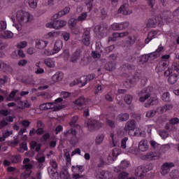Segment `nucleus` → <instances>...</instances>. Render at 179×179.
<instances>
[{"instance_id": "f257e3e1", "label": "nucleus", "mask_w": 179, "mask_h": 179, "mask_svg": "<svg viewBox=\"0 0 179 179\" xmlns=\"http://www.w3.org/2000/svg\"><path fill=\"white\" fill-rule=\"evenodd\" d=\"M141 52L138 50H129L125 57V59L127 62H135V61H136V58H138L141 64H146V62L149 61V58H152L153 59V55H152V53L143 55L142 56H139Z\"/></svg>"}, {"instance_id": "f03ea898", "label": "nucleus", "mask_w": 179, "mask_h": 179, "mask_svg": "<svg viewBox=\"0 0 179 179\" xmlns=\"http://www.w3.org/2000/svg\"><path fill=\"white\" fill-rule=\"evenodd\" d=\"M173 71L179 73V63L173 62L171 69L169 68V69L164 71V76H169L168 82L170 85H174L177 83V80H178V75Z\"/></svg>"}, {"instance_id": "7ed1b4c3", "label": "nucleus", "mask_w": 179, "mask_h": 179, "mask_svg": "<svg viewBox=\"0 0 179 179\" xmlns=\"http://www.w3.org/2000/svg\"><path fill=\"white\" fill-rule=\"evenodd\" d=\"M64 99L62 97H59L55 100V103H45L39 106V110L41 111H45L47 110H52V111H59L62 108H65V106L59 105L58 103H62Z\"/></svg>"}, {"instance_id": "20e7f679", "label": "nucleus", "mask_w": 179, "mask_h": 179, "mask_svg": "<svg viewBox=\"0 0 179 179\" xmlns=\"http://www.w3.org/2000/svg\"><path fill=\"white\" fill-rule=\"evenodd\" d=\"M76 135V130L73 128L67 129L63 133L64 138H65V139H69V142H70L71 145L73 146H76V144L79 143V138H78Z\"/></svg>"}, {"instance_id": "39448f33", "label": "nucleus", "mask_w": 179, "mask_h": 179, "mask_svg": "<svg viewBox=\"0 0 179 179\" xmlns=\"http://www.w3.org/2000/svg\"><path fill=\"white\" fill-rule=\"evenodd\" d=\"M16 18L19 23L24 24V23L30 22V20L33 19V16H31L27 11L19 10L17 12Z\"/></svg>"}, {"instance_id": "423d86ee", "label": "nucleus", "mask_w": 179, "mask_h": 179, "mask_svg": "<svg viewBox=\"0 0 179 179\" xmlns=\"http://www.w3.org/2000/svg\"><path fill=\"white\" fill-rule=\"evenodd\" d=\"M169 59H170V55H164L162 56V61H160L157 65L159 72H163V71L169 66V64H170Z\"/></svg>"}, {"instance_id": "0eeeda50", "label": "nucleus", "mask_w": 179, "mask_h": 179, "mask_svg": "<svg viewBox=\"0 0 179 179\" xmlns=\"http://www.w3.org/2000/svg\"><path fill=\"white\" fill-rule=\"evenodd\" d=\"M104 124L99 120H92L87 123L89 131H97L100 128H103Z\"/></svg>"}, {"instance_id": "6e6552de", "label": "nucleus", "mask_w": 179, "mask_h": 179, "mask_svg": "<svg viewBox=\"0 0 179 179\" xmlns=\"http://www.w3.org/2000/svg\"><path fill=\"white\" fill-rule=\"evenodd\" d=\"M65 26H66V22L61 20H55L46 24V27L50 29H62V27H64Z\"/></svg>"}, {"instance_id": "1a4fd4ad", "label": "nucleus", "mask_w": 179, "mask_h": 179, "mask_svg": "<svg viewBox=\"0 0 179 179\" xmlns=\"http://www.w3.org/2000/svg\"><path fill=\"white\" fill-rule=\"evenodd\" d=\"M136 129V121L134 120H130L125 123L124 131L128 132L129 135Z\"/></svg>"}, {"instance_id": "9d476101", "label": "nucleus", "mask_w": 179, "mask_h": 179, "mask_svg": "<svg viewBox=\"0 0 179 179\" xmlns=\"http://www.w3.org/2000/svg\"><path fill=\"white\" fill-rule=\"evenodd\" d=\"M21 97L18 96L15 98V101L17 102V107L18 108H21L22 110H24L26 108H30V103L27 101H21Z\"/></svg>"}, {"instance_id": "9b49d317", "label": "nucleus", "mask_w": 179, "mask_h": 179, "mask_svg": "<svg viewBox=\"0 0 179 179\" xmlns=\"http://www.w3.org/2000/svg\"><path fill=\"white\" fill-rule=\"evenodd\" d=\"M33 169V164H27L23 166V169L25 170L24 173L21 175V178L22 179H27L28 177H30L31 176V173L33 171L31 169Z\"/></svg>"}, {"instance_id": "f8f14e48", "label": "nucleus", "mask_w": 179, "mask_h": 179, "mask_svg": "<svg viewBox=\"0 0 179 179\" xmlns=\"http://www.w3.org/2000/svg\"><path fill=\"white\" fill-rule=\"evenodd\" d=\"M174 163L173 162L164 163L161 166V174H162V176H166V174H169V173H170V170H171L172 167H174Z\"/></svg>"}, {"instance_id": "ddd939ff", "label": "nucleus", "mask_w": 179, "mask_h": 179, "mask_svg": "<svg viewBox=\"0 0 179 179\" xmlns=\"http://www.w3.org/2000/svg\"><path fill=\"white\" fill-rule=\"evenodd\" d=\"M129 5L128 3H124L117 10V13H122V15H131L132 14V10H129Z\"/></svg>"}, {"instance_id": "4468645a", "label": "nucleus", "mask_w": 179, "mask_h": 179, "mask_svg": "<svg viewBox=\"0 0 179 179\" xmlns=\"http://www.w3.org/2000/svg\"><path fill=\"white\" fill-rule=\"evenodd\" d=\"M129 26V22H124L120 23H114L111 25V27L113 30H124Z\"/></svg>"}, {"instance_id": "2eb2a0df", "label": "nucleus", "mask_w": 179, "mask_h": 179, "mask_svg": "<svg viewBox=\"0 0 179 179\" xmlns=\"http://www.w3.org/2000/svg\"><path fill=\"white\" fill-rule=\"evenodd\" d=\"M90 31L85 30L83 34L82 41L85 45H90Z\"/></svg>"}, {"instance_id": "dca6fc26", "label": "nucleus", "mask_w": 179, "mask_h": 179, "mask_svg": "<svg viewBox=\"0 0 179 179\" xmlns=\"http://www.w3.org/2000/svg\"><path fill=\"white\" fill-rule=\"evenodd\" d=\"M82 55V50L77 49L71 55V61L73 64H76V62L80 59Z\"/></svg>"}, {"instance_id": "f3484780", "label": "nucleus", "mask_w": 179, "mask_h": 179, "mask_svg": "<svg viewBox=\"0 0 179 179\" xmlns=\"http://www.w3.org/2000/svg\"><path fill=\"white\" fill-rule=\"evenodd\" d=\"M69 12H71V8L65 7L64 10L59 11L57 14H55L52 17V20H55L56 19H58V17H62V16H64V15H67V13Z\"/></svg>"}, {"instance_id": "a211bd4d", "label": "nucleus", "mask_w": 179, "mask_h": 179, "mask_svg": "<svg viewBox=\"0 0 179 179\" xmlns=\"http://www.w3.org/2000/svg\"><path fill=\"white\" fill-rule=\"evenodd\" d=\"M148 89L150 88H145L138 93V96H142V94H145L144 96H141L139 99V101H141V103H144V101H146V100H148V99L150 96V93L148 92Z\"/></svg>"}, {"instance_id": "6ab92c4d", "label": "nucleus", "mask_w": 179, "mask_h": 179, "mask_svg": "<svg viewBox=\"0 0 179 179\" xmlns=\"http://www.w3.org/2000/svg\"><path fill=\"white\" fill-rule=\"evenodd\" d=\"M149 149V144L148 140H141L138 143V150L140 152H146Z\"/></svg>"}, {"instance_id": "aec40b11", "label": "nucleus", "mask_w": 179, "mask_h": 179, "mask_svg": "<svg viewBox=\"0 0 179 179\" xmlns=\"http://www.w3.org/2000/svg\"><path fill=\"white\" fill-rule=\"evenodd\" d=\"M145 159L148 160H159V159H160V153L150 152L145 155Z\"/></svg>"}, {"instance_id": "412c9836", "label": "nucleus", "mask_w": 179, "mask_h": 179, "mask_svg": "<svg viewBox=\"0 0 179 179\" xmlns=\"http://www.w3.org/2000/svg\"><path fill=\"white\" fill-rule=\"evenodd\" d=\"M159 103V98L157 96L155 97H151L150 99H148L145 103V107H150V106H156L157 104Z\"/></svg>"}, {"instance_id": "4be33fe9", "label": "nucleus", "mask_w": 179, "mask_h": 179, "mask_svg": "<svg viewBox=\"0 0 179 179\" xmlns=\"http://www.w3.org/2000/svg\"><path fill=\"white\" fill-rule=\"evenodd\" d=\"M156 36H157V31L153 30V31L148 32V36H147L146 39L145 40V43L149 44V43H150V41H152V40H153V38H156Z\"/></svg>"}, {"instance_id": "5701e85b", "label": "nucleus", "mask_w": 179, "mask_h": 179, "mask_svg": "<svg viewBox=\"0 0 179 179\" xmlns=\"http://www.w3.org/2000/svg\"><path fill=\"white\" fill-rule=\"evenodd\" d=\"M146 173V169H145V166H138L135 170V175L137 177H143Z\"/></svg>"}, {"instance_id": "b1692460", "label": "nucleus", "mask_w": 179, "mask_h": 179, "mask_svg": "<svg viewBox=\"0 0 179 179\" xmlns=\"http://www.w3.org/2000/svg\"><path fill=\"white\" fill-rule=\"evenodd\" d=\"M173 108V105L170 103H166L164 106H160L157 109L155 113H166V111H170Z\"/></svg>"}, {"instance_id": "393cba45", "label": "nucleus", "mask_w": 179, "mask_h": 179, "mask_svg": "<svg viewBox=\"0 0 179 179\" xmlns=\"http://www.w3.org/2000/svg\"><path fill=\"white\" fill-rule=\"evenodd\" d=\"M48 44V42L41 39H37L36 41V47L38 48V50H44V48L47 47Z\"/></svg>"}, {"instance_id": "a878e982", "label": "nucleus", "mask_w": 179, "mask_h": 179, "mask_svg": "<svg viewBox=\"0 0 179 179\" xmlns=\"http://www.w3.org/2000/svg\"><path fill=\"white\" fill-rule=\"evenodd\" d=\"M164 50V47H163V45L160 44L155 52H151V55H152L153 59L159 58V57L162 55V51H163Z\"/></svg>"}, {"instance_id": "bb28decb", "label": "nucleus", "mask_w": 179, "mask_h": 179, "mask_svg": "<svg viewBox=\"0 0 179 179\" xmlns=\"http://www.w3.org/2000/svg\"><path fill=\"white\" fill-rule=\"evenodd\" d=\"M96 3H97V0H86L85 5L87 6V10L92 12L93 6H96Z\"/></svg>"}, {"instance_id": "cd10ccee", "label": "nucleus", "mask_w": 179, "mask_h": 179, "mask_svg": "<svg viewBox=\"0 0 179 179\" xmlns=\"http://www.w3.org/2000/svg\"><path fill=\"white\" fill-rule=\"evenodd\" d=\"M62 79H64V73L61 71L56 72V73L52 76V80L53 82H59Z\"/></svg>"}, {"instance_id": "c85d7f7f", "label": "nucleus", "mask_w": 179, "mask_h": 179, "mask_svg": "<svg viewBox=\"0 0 179 179\" xmlns=\"http://www.w3.org/2000/svg\"><path fill=\"white\" fill-rule=\"evenodd\" d=\"M62 48V42L61 41H56L52 49V54H58Z\"/></svg>"}, {"instance_id": "c756f323", "label": "nucleus", "mask_w": 179, "mask_h": 179, "mask_svg": "<svg viewBox=\"0 0 179 179\" xmlns=\"http://www.w3.org/2000/svg\"><path fill=\"white\" fill-rule=\"evenodd\" d=\"M129 120V114L128 113H120L117 117V120L120 122H124V121H128Z\"/></svg>"}, {"instance_id": "7c9ffc66", "label": "nucleus", "mask_w": 179, "mask_h": 179, "mask_svg": "<svg viewBox=\"0 0 179 179\" xmlns=\"http://www.w3.org/2000/svg\"><path fill=\"white\" fill-rule=\"evenodd\" d=\"M104 30H106V28H104V27H101V25H96L94 28V31L96 36H101V34L104 33Z\"/></svg>"}, {"instance_id": "2f4dec72", "label": "nucleus", "mask_w": 179, "mask_h": 179, "mask_svg": "<svg viewBox=\"0 0 179 179\" xmlns=\"http://www.w3.org/2000/svg\"><path fill=\"white\" fill-rule=\"evenodd\" d=\"M96 52L92 51V57H93L94 58H101V55L100 54V52H103V50H101V48H99V46H97V44H96Z\"/></svg>"}, {"instance_id": "473e14b6", "label": "nucleus", "mask_w": 179, "mask_h": 179, "mask_svg": "<svg viewBox=\"0 0 179 179\" xmlns=\"http://www.w3.org/2000/svg\"><path fill=\"white\" fill-rule=\"evenodd\" d=\"M105 69L109 71V72H112V71L115 69V63L113 61L106 63L105 64Z\"/></svg>"}, {"instance_id": "72a5a7b5", "label": "nucleus", "mask_w": 179, "mask_h": 179, "mask_svg": "<svg viewBox=\"0 0 179 179\" xmlns=\"http://www.w3.org/2000/svg\"><path fill=\"white\" fill-rule=\"evenodd\" d=\"M30 146L31 149H35L36 152L41 150V143H38L36 141H31Z\"/></svg>"}, {"instance_id": "f704fd0d", "label": "nucleus", "mask_w": 179, "mask_h": 179, "mask_svg": "<svg viewBox=\"0 0 179 179\" xmlns=\"http://www.w3.org/2000/svg\"><path fill=\"white\" fill-rule=\"evenodd\" d=\"M44 62L45 65L48 66V68H54V66H55V61H54V59L48 58L45 59Z\"/></svg>"}, {"instance_id": "c9c22d12", "label": "nucleus", "mask_w": 179, "mask_h": 179, "mask_svg": "<svg viewBox=\"0 0 179 179\" xmlns=\"http://www.w3.org/2000/svg\"><path fill=\"white\" fill-rule=\"evenodd\" d=\"M74 104H76L79 109L82 110L83 107H85V100L82 98H79L74 101Z\"/></svg>"}, {"instance_id": "e433bc0d", "label": "nucleus", "mask_w": 179, "mask_h": 179, "mask_svg": "<svg viewBox=\"0 0 179 179\" xmlns=\"http://www.w3.org/2000/svg\"><path fill=\"white\" fill-rule=\"evenodd\" d=\"M172 13L170 10L164 11L161 15V18L164 20H167V19H171Z\"/></svg>"}, {"instance_id": "4c0bfd02", "label": "nucleus", "mask_w": 179, "mask_h": 179, "mask_svg": "<svg viewBox=\"0 0 179 179\" xmlns=\"http://www.w3.org/2000/svg\"><path fill=\"white\" fill-rule=\"evenodd\" d=\"M157 20L155 18H151L148 20L147 27H156Z\"/></svg>"}, {"instance_id": "58836bf2", "label": "nucleus", "mask_w": 179, "mask_h": 179, "mask_svg": "<svg viewBox=\"0 0 179 179\" xmlns=\"http://www.w3.org/2000/svg\"><path fill=\"white\" fill-rule=\"evenodd\" d=\"M141 76V74L137 73L135 76H134L133 79L129 80L130 85L127 87H132L134 85H135V83L136 80H139V78Z\"/></svg>"}, {"instance_id": "ea45409f", "label": "nucleus", "mask_w": 179, "mask_h": 179, "mask_svg": "<svg viewBox=\"0 0 179 179\" xmlns=\"http://www.w3.org/2000/svg\"><path fill=\"white\" fill-rule=\"evenodd\" d=\"M104 141V134H99L95 139V145H101Z\"/></svg>"}, {"instance_id": "a19ab883", "label": "nucleus", "mask_w": 179, "mask_h": 179, "mask_svg": "<svg viewBox=\"0 0 179 179\" xmlns=\"http://www.w3.org/2000/svg\"><path fill=\"white\" fill-rule=\"evenodd\" d=\"M64 157H66V166H71V155L66 150L64 151Z\"/></svg>"}, {"instance_id": "79ce46f5", "label": "nucleus", "mask_w": 179, "mask_h": 179, "mask_svg": "<svg viewBox=\"0 0 179 179\" xmlns=\"http://www.w3.org/2000/svg\"><path fill=\"white\" fill-rule=\"evenodd\" d=\"M162 100L165 102L171 101V98L170 97V92H165L162 96Z\"/></svg>"}, {"instance_id": "37998d69", "label": "nucleus", "mask_w": 179, "mask_h": 179, "mask_svg": "<svg viewBox=\"0 0 179 179\" xmlns=\"http://www.w3.org/2000/svg\"><path fill=\"white\" fill-rule=\"evenodd\" d=\"M87 19V13H82L77 18L78 22H85Z\"/></svg>"}, {"instance_id": "c03bdc74", "label": "nucleus", "mask_w": 179, "mask_h": 179, "mask_svg": "<svg viewBox=\"0 0 179 179\" xmlns=\"http://www.w3.org/2000/svg\"><path fill=\"white\" fill-rule=\"evenodd\" d=\"M130 166H131V163H129V162L127 160L122 161L120 164V169H128V167H129Z\"/></svg>"}, {"instance_id": "a18cd8bd", "label": "nucleus", "mask_w": 179, "mask_h": 179, "mask_svg": "<svg viewBox=\"0 0 179 179\" xmlns=\"http://www.w3.org/2000/svg\"><path fill=\"white\" fill-rule=\"evenodd\" d=\"M71 169L73 171H75V170H78L80 173L85 171V166L83 165L73 166Z\"/></svg>"}, {"instance_id": "49530a36", "label": "nucleus", "mask_w": 179, "mask_h": 179, "mask_svg": "<svg viewBox=\"0 0 179 179\" xmlns=\"http://www.w3.org/2000/svg\"><path fill=\"white\" fill-rule=\"evenodd\" d=\"M129 33L128 31H124L122 33L115 32L113 34V37H115L116 38H118L120 37H125L126 36H128Z\"/></svg>"}, {"instance_id": "de8ad7c7", "label": "nucleus", "mask_w": 179, "mask_h": 179, "mask_svg": "<svg viewBox=\"0 0 179 179\" xmlns=\"http://www.w3.org/2000/svg\"><path fill=\"white\" fill-rule=\"evenodd\" d=\"M20 160H22V157L20 156V155H13L11 157V162L12 163H14V164L19 163Z\"/></svg>"}, {"instance_id": "09e8293b", "label": "nucleus", "mask_w": 179, "mask_h": 179, "mask_svg": "<svg viewBox=\"0 0 179 179\" xmlns=\"http://www.w3.org/2000/svg\"><path fill=\"white\" fill-rule=\"evenodd\" d=\"M3 117H6V120L8 121V122H13V120L16 118L15 115L13 116H8V113H1Z\"/></svg>"}, {"instance_id": "8fccbe9b", "label": "nucleus", "mask_w": 179, "mask_h": 179, "mask_svg": "<svg viewBox=\"0 0 179 179\" xmlns=\"http://www.w3.org/2000/svg\"><path fill=\"white\" fill-rule=\"evenodd\" d=\"M38 2V0H29L28 1L29 6L32 9H36V8H37Z\"/></svg>"}, {"instance_id": "3c124183", "label": "nucleus", "mask_w": 179, "mask_h": 179, "mask_svg": "<svg viewBox=\"0 0 179 179\" xmlns=\"http://www.w3.org/2000/svg\"><path fill=\"white\" fill-rule=\"evenodd\" d=\"M16 93H17V90L12 91L7 97V100H8V101H13V100H15V96H16Z\"/></svg>"}, {"instance_id": "603ef678", "label": "nucleus", "mask_w": 179, "mask_h": 179, "mask_svg": "<svg viewBox=\"0 0 179 179\" xmlns=\"http://www.w3.org/2000/svg\"><path fill=\"white\" fill-rule=\"evenodd\" d=\"M60 177L62 179H69V173L66 170H63L60 173Z\"/></svg>"}, {"instance_id": "864d4df0", "label": "nucleus", "mask_w": 179, "mask_h": 179, "mask_svg": "<svg viewBox=\"0 0 179 179\" xmlns=\"http://www.w3.org/2000/svg\"><path fill=\"white\" fill-rule=\"evenodd\" d=\"M131 132V134H129L130 136H142V130L141 129H137L136 131Z\"/></svg>"}, {"instance_id": "5fc2aeb1", "label": "nucleus", "mask_w": 179, "mask_h": 179, "mask_svg": "<svg viewBox=\"0 0 179 179\" xmlns=\"http://www.w3.org/2000/svg\"><path fill=\"white\" fill-rule=\"evenodd\" d=\"M27 47V41H21L17 44V48L22 50V48H26Z\"/></svg>"}, {"instance_id": "6e6d98bb", "label": "nucleus", "mask_w": 179, "mask_h": 179, "mask_svg": "<svg viewBox=\"0 0 179 179\" xmlns=\"http://www.w3.org/2000/svg\"><path fill=\"white\" fill-rule=\"evenodd\" d=\"M132 96L129 94H126L124 96V101L127 104H131L132 103Z\"/></svg>"}, {"instance_id": "4d7b16f0", "label": "nucleus", "mask_w": 179, "mask_h": 179, "mask_svg": "<svg viewBox=\"0 0 179 179\" xmlns=\"http://www.w3.org/2000/svg\"><path fill=\"white\" fill-rule=\"evenodd\" d=\"M4 38H12L13 37V33L10 31H6L3 35Z\"/></svg>"}, {"instance_id": "13d9d810", "label": "nucleus", "mask_w": 179, "mask_h": 179, "mask_svg": "<svg viewBox=\"0 0 179 179\" xmlns=\"http://www.w3.org/2000/svg\"><path fill=\"white\" fill-rule=\"evenodd\" d=\"M77 23H78V19L76 20L75 18H71L69 20V24L71 27H75Z\"/></svg>"}, {"instance_id": "bf43d9fd", "label": "nucleus", "mask_w": 179, "mask_h": 179, "mask_svg": "<svg viewBox=\"0 0 179 179\" xmlns=\"http://www.w3.org/2000/svg\"><path fill=\"white\" fill-rule=\"evenodd\" d=\"M96 75L94 74H90L87 76L86 78V81L85 83L83 84V86H85L87 83V81L90 82V80H93L95 78Z\"/></svg>"}, {"instance_id": "052dcab7", "label": "nucleus", "mask_w": 179, "mask_h": 179, "mask_svg": "<svg viewBox=\"0 0 179 179\" xmlns=\"http://www.w3.org/2000/svg\"><path fill=\"white\" fill-rule=\"evenodd\" d=\"M134 68H135V66H134V65H131L129 64H124L122 66V69H123V71H127V69H128V70L134 69Z\"/></svg>"}, {"instance_id": "680f3d73", "label": "nucleus", "mask_w": 179, "mask_h": 179, "mask_svg": "<svg viewBox=\"0 0 179 179\" xmlns=\"http://www.w3.org/2000/svg\"><path fill=\"white\" fill-rule=\"evenodd\" d=\"M148 6H150L151 10H153V8H155V5L156 3V0H146Z\"/></svg>"}, {"instance_id": "e2e57ef3", "label": "nucleus", "mask_w": 179, "mask_h": 179, "mask_svg": "<svg viewBox=\"0 0 179 179\" xmlns=\"http://www.w3.org/2000/svg\"><path fill=\"white\" fill-rule=\"evenodd\" d=\"M170 176L173 178H179V171L178 170L172 171L170 173Z\"/></svg>"}, {"instance_id": "0e129e2a", "label": "nucleus", "mask_w": 179, "mask_h": 179, "mask_svg": "<svg viewBox=\"0 0 179 179\" xmlns=\"http://www.w3.org/2000/svg\"><path fill=\"white\" fill-rule=\"evenodd\" d=\"M129 176V173L127 172H122L118 175V178L119 179H125L127 178H128V176Z\"/></svg>"}, {"instance_id": "69168bd1", "label": "nucleus", "mask_w": 179, "mask_h": 179, "mask_svg": "<svg viewBox=\"0 0 179 179\" xmlns=\"http://www.w3.org/2000/svg\"><path fill=\"white\" fill-rule=\"evenodd\" d=\"M106 125H108V127H110V128H115V122L110 120H106Z\"/></svg>"}, {"instance_id": "338daca9", "label": "nucleus", "mask_w": 179, "mask_h": 179, "mask_svg": "<svg viewBox=\"0 0 179 179\" xmlns=\"http://www.w3.org/2000/svg\"><path fill=\"white\" fill-rule=\"evenodd\" d=\"M6 29V22L0 21V31H3Z\"/></svg>"}, {"instance_id": "774afa93", "label": "nucleus", "mask_w": 179, "mask_h": 179, "mask_svg": "<svg viewBox=\"0 0 179 179\" xmlns=\"http://www.w3.org/2000/svg\"><path fill=\"white\" fill-rule=\"evenodd\" d=\"M61 97H63V99H68V97H70L71 93L68 92L63 91L60 94Z\"/></svg>"}]
</instances>
